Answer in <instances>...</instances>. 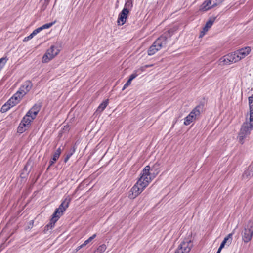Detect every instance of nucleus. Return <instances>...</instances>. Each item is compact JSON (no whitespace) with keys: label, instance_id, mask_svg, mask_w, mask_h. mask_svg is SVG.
<instances>
[{"label":"nucleus","instance_id":"f257e3e1","mask_svg":"<svg viewBox=\"0 0 253 253\" xmlns=\"http://www.w3.org/2000/svg\"><path fill=\"white\" fill-rule=\"evenodd\" d=\"M146 179H147L146 177L144 179H142V177H139L137 182L130 189L128 195L129 198L135 199L148 185V182Z\"/></svg>","mask_w":253,"mask_h":253},{"label":"nucleus","instance_id":"f03ea898","mask_svg":"<svg viewBox=\"0 0 253 253\" xmlns=\"http://www.w3.org/2000/svg\"><path fill=\"white\" fill-rule=\"evenodd\" d=\"M159 165L157 163L151 168L149 165L146 166L141 171L140 177L142 179L146 177L149 184L159 173Z\"/></svg>","mask_w":253,"mask_h":253},{"label":"nucleus","instance_id":"7ed1b4c3","mask_svg":"<svg viewBox=\"0 0 253 253\" xmlns=\"http://www.w3.org/2000/svg\"><path fill=\"white\" fill-rule=\"evenodd\" d=\"M253 129V120L252 121L249 120V122H245L243 123L238 136V141L240 144H244V139L246 138L247 135L250 134Z\"/></svg>","mask_w":253,"mask_h":253},{"label":"nucleus","instance_id":"20e7f679","mask_svg":"<svg viewBox=\"0 0 253 253\" xmlns=\"http://www.w3.org/2000/svg\"><path fill=\"white\" fill-rule=\"evenodd\" d=\"M204 104L201 102L196 106L189 114L184 119V124L186 126L189 125L193 120L199 117L201 112L203 111Z\"/></svg>","mask_w":253,"mask_h":253},{"label":"nucleus","instance_id":"39448f33","mask_svg":"<svg viewBox=\"0 0 253 253\" xmlns=\"http://www.w3.org/2000/svg\"><path fill=\"white\" fill-rule=\"evenodd\" d=\"M253 236V221L250 220L242 233V240L245 243L250 242Z\"/></svg>","mask_w":253,"mask_h":253},{"label":"nucleus","instance_id":"423d86ee","mask_svg":"<svg viewBox=\"0 0 253 253\" xmlns=\"http://www.w3.org/2000/svg\"><path fill=\"white\" fill-rule=\"evenodd\" d=\"M33 121L32 119H26V117L22 118L17 128V132L22 133L27 130L31 126V123Z\"/></svg>","mask_w":253,"mask_h":253},{"label":"nucleus","instance_id":"0eeeda50","mask_svg":"<svg viewBox=\"0 0 253 253\" xmlns=\"http://www.w3.org/2000/svg\"><path fill=\"white\" fill-rule=\"evenodd\" d=\"M162 47H166L163 45L162 42L157 39L152 44V45L149 48L147 52L148 55L152 56L155 54L157 51L160 50Z\"/></svg>","mask_w":253,"mask_h":253},{"label":"nucleus","instance_id":"6e6552de","mask_svg":"<svg viewBox=\"0 0 253 253\" xmlns=\"http://www.w3.org/2000/svg\"><path fill=\"white\" fill-rule=\"evenodd\" d=\"M192 246L190 240L184 241L180 243L176 251H178L179 253H188L190 251Z\"/></svg>","mask_w":253,"mask_h":253},{"label":"nucleus","instance_id":"1a4fd4ad","mask_svg":"<svg viewBox=\"0 0 253 253\" xmlns=\"http://www.w3.org/2000/svg\"><path fill=\"white\" fill-rule=\"evenodd\" d=\"M129 11L126 8H123L119 14L117 19V24L119 26H122L126 23V19L128 16Z\"/></svg>","mask_w":253,"mask_h":253},{"label":"nucleus","instance_id":"9d476101","mask_svg":"<svg viewBox=\"0 0 253 253\" xmlns=\"http://www.w3.org/2000/svg\"><path fill=\"white\" fill-rule=\"evenodd\" d=\"M251 52V48L247 46L239 50H238L234 54V56L236 57L238 61L244 58L246 56L248 55Z\"/></svg>","mask_w":253,"mask_h":253},{"label":"nucleus","instance_id":"9b49d317","mask_svg":"<svg viewBox=\"0 0 253 253\" xmlns=\"http://www.w3.org/2000/svg\"><path fill=\"white\" fill-rule=\"evenodd\" d=\"M211 1L212 0H206L204 1L200 6L199 11L206 12L217 5V2L214 3L213 5H211Z\"/></svg>","mask_w":253,"mask_h":253},{"label":"nucleus","instance_id":"f8f14e48","mask_svg":"<svg viewBox=\"0 0 253 253\" xmlns=\"http://www.w3.org/2000/svg\"><path fill=\"white\" fill-rule=\"evenodd\" d=\"M237 61V60L236 58L234 56V54L224 56L220 59V64H222V65H227L230 64V62L235 63Z\"/></svg>","mask_w":253,"mask_h":253},{"label":"nucleus","instance_id":"ddd939ff","mask_svg":"<svg viewBox=\"0 0 253 253\" xmlns=\"http://www.w3.org/2000/svg\"><path fill=\"white\" fill-rule=\"evenodd\" d=\"M234 229L232 233L229 234L227 236H226L222 241L219 246L220 250H222L225 246V245L227 243L228 246H229L232 241V236L234 233Z\"/></svg>","mask_w":253,"mask_h":253},{"label":"nucleus","instance_id":"4468645a","mask_svg":"<svg viewBox=\"0 0 253 253\" xmlns=\"http://www.w3.org/2000/svg\"><path fill=\"white\" fill-rule=\"evenodd\" d=\"M53 47H50L46 53L44 54L42 58V63H48L49 61L54 58V55L52 54Z\"/></svg>","mask_w":253,"mask_h":253},{"label":"nucleus","instance_id":"2eb2a0df","mask_svg":"<svg viewBox=\"0 0 253 253\" xmlns=\"http://www.w3.org/2000/svg\"><path fill=\"white\" fill-rule=\"evenodd\" d=\"M172 35L169 33V32L168 31L164 32L160 37H159L157 39L160 41V42H162L163 45L165 47L168 42V39H170Z\"/></svg>","mask_w":253,"mask_h":253},{"label":"nucleus","instance_id":"dca6fc26","mask_svg":"<svg viewBox=\"0 0 253 253\" xmlns=\"http://www.w3.org/2000/svg\"><path fill=\"white\" fill-rule=\"evenodd\" d=\"M30 165V162L28 161L25 166L24 167L23 169L22 170L20 177L22 179H26L28 177L30 172V169L28 170V167Z\"/></svg>","mask_w":253,"mask_h":253},{"label":"nucleus","instance_id":"f3484780","mask_svg":"<svg viewBox=\"0 0 253 253\" xmlns=\"http://www.w3.org/2000/svg\"><path fill=\"white\" fill-rule=\"evenodd\" d=\"M253 175V163L249 166L248 169L246 170L242 174L244 179H249Z\"/></svg>","mask_w":253,"mask_h":253},{"label":"nucleus","instance_id":"a211bd4d","mask_svg":"<svg viewBox=\"0 0 253 253\" xmlns=\"http://www.w3.org/2000/svg\"><path fill=\"white\" fill-rule=\"evenodd\" d=\"M58 220V219L56 218H53V217L51 216V218L50 220V222L44 227L43 230L44 233H46L49 229H52L54 227L55 223Z\"/></svg>","mask_w":253,"mask_h":253},{"label":"nucleus","instance_id":"6ab92c4d","mask_svg":"<svg viewBox=\"0 0 253 253\" xmlns=\"http://www.w3.org/2000/svg\"><path fill=\"white\" fill-rule=\"evenodd\" d=\"M61 153V149L60 148H58L54 153L52 159L49 161V167L52 166L55 162H56L59 158Z\"/></svg>","mask_w":253,"mask_h":253},{"label":"nucleus","instance_id":"aec40b11","mask_svg":"<svg viewBox=\"0 0 253 253\" xmlns=\"http://www.w3.org/2000/svg\"><path fill=\"white\" fill-rule=\"evenodd\" d=\"M33 86V84L30 80L25 81L21 86V88L24 90L26 94H27L32 88Z\"/></svg>","mask_w":253,"mask_h":253},{"label":"nucleus","instance_id":"412c9836","mask_svg":"<svg viewBox=\"0 0 253 253\" xmlns=\"http://www.w3.org/2000/svg\"><path fill=\"white\" fill-rule=\"evenodd\" d=\"M250 110V118L249 120L251 121L253 120V95L248 97Z\"/></svg>","mask_w":253,"mask_h":253},{"label":"nucleus","instance_id":"4be33fe9","mask_svg":"<svg viewBox=\"0 0 253 253\" xmlns=\"http://www.w3.org/2000/svg\"><path fill=\"white\" fill-rule=\"evenodd\" d=\"M42 107V105L41 103L38 104H35L31 108L33 111V115L32 119L33 120L36 117L37 115L40 111L41 108Z\"/></svg>","mask_w":253,"mask_h":253},{"label":"nucleus","instance_id":"5701e85b","mask_svg":"<svg viewBox=\"0 0 253 253\" xmlns=\"http://www.w3.org/2000/svg\"><path fill=\"white\" fill-rule=\"evenodd\" d=\"M61 44L60 42H57L55 45H52L51 47H53V50L52 52V54L54 55V57L58 54L59 52L61 50Z\"/></svg>","mask_w":253,"mask_h":253},{"label":"nucleus","instance_id":"b1692460","mask_svg":"<svg viewBox=\"0 0 253 253\" xmlns=\"http://www.w3.org/2000/svg\"><path fill=\"white\" fill-rule=\"evenodd\" d=\"M109 103V100L106 99L104 101H103L98 107L96 112H102L105 108L107 107Z\"/></svg>","mask_w":253,"mask_h":253},{"label":"nucleus","instance_id":"393cba45","mask_svg":"<svg viewBox=\"0 0 253 253\" xmlns=\"http://www.w3.org/2000/svg\"><path fill=\"white\" fill-rule=\"evenodd\" d=\"M217 16L210 17L209 20L206 23L205 26L210 28L213 24Z\"/></svg>","mask_w":253,"mask_h":253},{"label":"nucleus","instance_id":"a878e982","mask_svg":"<svg viewBox=\"0 0 253 253\" xmlns=\"http://www.w3.org/2000/svg\"><path fill=\"white\" fill-rule=\"evenodd\" d=\"M133 7V0H126L124 8H126L129 11Z\"/></svg>","mask_w":253,"mask_h":253},{"label":"nucleus","instance_id":"bb28decb","mask_svg":"<svg viewBox=\"0 0 253 253\" xmlns=\"http://www.w3.org/2000/svg\"><path fill=\"white\" fill-rule=\"evenodd\" d=\"M63 213H61L60 212V210L58 208L55 209L53 213L51 215L53 217V218H56L59 219L61 215H62Z\"/></svg>","mask_w":253,"mask_h":253},{"label":"nucleus","instance_id":"cd10ccee","mask_svg":"<svg viewBox=\"0 0 253 253\" xmlns=\"http://www.w3.org/2000/svg\"><path fill=\"white\" fill-rule=\"evenodd\" d=\"M79 144V142L77 141L73 145L72 147L71 148L69 151L68 152V154L70 155V156L71 157L73 154L75 152L77 148V145Z\"/></svg>","mask_w":253,"mask_h":253},{"label":"nucleus","instance_id":"c85d7f7f","mask_svg":"<svg viewBox=\"0 0 253 253\" xmlns=\"http://www.w3.org/2000/svg\"><path fill=\"white\" fill-rule=\"evenodd\" d=\"M21 97L18 95L16 93H15L10 99H9V102L11 101V100H14L15 101V103H17V104L19 102L20 100L21 99Z\"/></svg>","mask_w":253,"mask_h":253},{"label":"nucleus","instance_id":"c756f323","mask_svg":"<svg viewBox=\"0 0 253 253\" xmlns=\"http://www.w3.org/2000/svg\"><path fill=\"white\" fill-rule=\"evenodd\" d=\"M106 249V246L105 244H102L99 246L97 250L96 251V253H103Z\"/></svg>","mask_w":253,"mask_h":253},{"label":"nucleus","instance_id":"7c9ffc66","mask_svg":"<svg viewBox=\"0 0 253 253\" xmlns=\"http://www.w3.org/2000/svg\"><path fill=\"white\" fill-rule=\"evenodd\" d=\"M11 107L10 106L9 104H8V103H5L3 105H2V107L1 108L0 111L2 113H5L6 111H7Z\"/></svg>","mask_w":253,"mask_h":253},{"label":"nucleus","instance_id":"2f4dec72","mask_svg":"<svg viewBox=\"0 0 253 253\" xmlns=\"http://www.w3.org/2000/svg\"><path fill=\"white\" fill-rule=\"evenodd\" d=\"M71 200V197L69 195H68L65 198L62 202L64 203L65 205H66V207H68Z\"/></svg>","mask_w":253,"mask_h":253},{"label":"nucleus","instance_id":"473e14b6","mask_svg":"<svg viewBox=\"0 0 253 253\" xmlns=\"http://www.w3.org/2000/svg\"><path fill=\"white\" fill-rule=\"evenodd\" d=\"M8 60L7 56L2 57L0 59V67H1V69L4 66V65L6 63L7 61Z\"/></svg>","mask_w":253,"mask_h":253},{"label":"nucleus","instance_id":"72a5a7b5","mask_svg":"<svg viewBox=\"0 0 253 253\" xmlns=\"http://www.w3.org/2000/svg\"><path fill=\"white\" fill-rule=\"evenodd\" d=\"M96 237V234H94L91 237H90L88 239L85 240L83 246H86L87 244H88L89 243H90L93 239H94Z\"/></svg>","mask_w":253,"mask_h":253},{"label":"nucleus","instance_id":"f704fd0d","mask_svg":"<svg viewBox=\"0 0 253 253\" xmlns=\"http://www.w3.org/2000/svg\"><path fill=\"white\" fill-rule=\"evenodd\" d=\"M33 111L32 109H30L26 114V115L24 116V117H26V119H30L33 117Z\"/></svg>","mask_w":253,"mask_h":253},{"label":"nucleus","instance_id":"c9c22d12","mask_svg":"<svg viewBox=\"0 0 253 253\" xmlns=\"http://www.w3.org/2000/svg\"><path fill=\"white\" fill-rule=\"evenodd\" d=\"M67 208L68 207H66V205H65V204L62 202L58 207V208L60 210V212L61 213H64Z\"/></svg>","mask_w":253,"mask_h":253},{"label":"nucleus","instance_id":"e433bc0d","mask_svg":"<svg viewBox=\"0 0 253 253\" xmlns=\"http://www.w3.org/2000/svg\"><path fill=\"white\" fill-rule=\"evenodd\" d=\"M16 93L17 94H18L21 98H22L25 94H26L24 90H23L21 87H20L19 90Z\"/></svg>","mask_w":253,"mask_h":253},{"label":"nucleus","instance_id":"4c0bfd02","mask_svg":"<svg viewBox=\"0 0 253 253\" xmlns=\"http://www.w3.org/2000/svg\"><path fill=\"white\" fill-rule=\"evenodd\" d=\"M55 23V21L52 22L48 23H46L44 25H43L42 26L43 27V30L45 29H48L51 27L54 23Z\"/></svg>","mask_w":253,"mask_h":253},{"label":"nucleus","instance_id":"58836bf2","mask_svg":"<svg viewBox=\"0 0 253 253\" xmlns=\"http://www.w3.org/2000/svg\"><path fill=\"white\" fill-rule=\"evenodd\" d=\"M139 74L137 72H136V70L134 71V73H132L128 79L130 81H132L134 79H135L137 76H138Z\"/></svg>","mask_w":253,"mask_h":253},{"label":"nucleus","instance_id":"ea45409f","mask_svg":"<svg viewBox=\"0 0 253 253\" xmlns=\"http://www.w3.org/2000/svg\"><path fill=\"white\" fill-rule=\"evenodd\" d=\"M34 36V35L33 34V33H31L28 36L25 37L24 40H23V41L24 42H26V41H28L30 40H31L32 38H33V37Z\"/></svg>","mask_w":253,"mask_h":253},{"label":"nucleus","instance_id":"a19ab883","mask_svg":"<svg viewBox=\"0 0 253 253\" xmlns=\"http://www.w3.org/2000/svg\"><path fill=\"white\" fill-rule=\"evenodd\" d=\"M131 81H130L129 80H128L126 83L124 85L122 90H125L126 87H127L131 84Z\"/></svg>","mask_w":253,"mask_h":253},{"label":"nucleus","instance_id":"79ce46f5","mask_svg":"<svg viewBox=\"0 0 253 253\" xmlns=\"http://www.w3.org/2000/svg\"><path fill=\"white\" fill-rule=\"evenodd\" d=\"M146 69L145 66L141 67L139 69L136 70V72L140 74L141 72H143Z\"/></svg>","mask_w":253,"mask_h":253},{"label":"nucleus","instance_id":"37998d69","mask_svg":"<svg viewBox=\"0 0 253 253\" xmlns=\"http://www.w3.org/2000/svg\"><path fill=\"white\" fill-rule=\"evenodd\" d=\"M6 103L9 104L11 107L15 106L16 104H17V103H15V101H14V100H11V101L9 102V99L8 100Z\"/></svg>","mask_w":253,"mask_h":253},{"label":"nucleus","instance_id":"c03bdc74","mask_svg":"<svg viewBox=\"0 0 253 253\" xmlns=\"http://www.w3.org/2000/svg\"><path fill=\"white\" fill-rule=\"evenodd\" d=\"M175 31L176 29L174 28H171L168 30V32H169V33L171 34V35H172Z\"/></svg>","mask_w":253,"mask_h":253},{"label":"nucleus","instance_id":"a18cd8bd","mask_svg":"<svg viewBox=\"0 0 253 253\" xmlns=\"http://www.w3.org/2000/svg\"><path fill=\"white\" fill-rule=\"evenodd\" d=\"M33 224H34V220H30L28 223V228H32L33 226Z\"/></svg>","mask_w":253,"mask_h":253},{"label":"nucleus","instance_id":"49530a36","mask_svg":"<svg viewBox=\"0 0 253 253\" xmlns=\"http://www.w3.org/2000/svg\"><path fill=\"white\" fill-rule=\"evenodd\" d=\"M71 157L70 155H68V154H66V157L64 158V162L65 163H67L69 158Z\"/></svg>","mask_w":253,"mask_h":253},{"label":"nucleus","instance_id":"de8ad7c7","mask_svg":"<svg viewBox=\"0 0 253 253\" xmlns=\"http://www.w3.org/2000/svg\"><path fill=\"white\" fill-rule=\"evenodd\" d=\"M39 32H40V31H39L38 28H37L35 30H34L32 33H33V34L34 36H35L36 35H37Z\"/></svg>","mask_w":253,"mask_h":253},{"label":"nucleus","instance_id":"09e8293b","mask_svg":"<svg viewBox=\"0 0 253 253\" xmlns=\"http://www.w3.org/2000/svg\"><path fill=\"white\" fill-rule=\"evenodd\" d=\"M63 130L68 131L69 130V126L68 125L64 126Z\"/></svg>","mask_w":253,"mask_h":253},{"label":"nucleus","instance_id":"8fccbe9b","mask_svg":"<svg viewBox=\"0 0 253 253\" xmlns=\"http://www.w3.org/2000/svg\"><path fill=\"white\" fill-rule=\"evenodd\" d=\"M83 244H82L81 245L78 246L77 248H76V251H79V250H80L81 248H83L84 247V246H83Z\"/></svg>","mask_w":253,"mask_h":253},{"label":"nucleus","instance_id":"3c124183","mask_svg":"<svg viewBox=\"0 0 253 253\" xmlns=\"http://www.w3.org/2000/svg\"><path fill=\"white\" fill-rule=\"evenodd\" d=\"M210 28L205 25V26L203 28V31H208Z\"/></svg>","mask_w":253,"mask_h":253},{"label":"nucleus","instance_id":"603ef678","mask_svg":"<svg viewBox=\"0 0 253 253\" xmlns=\"http://www.w3.org/2000/svg\"><path fill=\"white\" fill-rule=\"evenodd\" d=\"M48 3H45V2L44 3V4H43V7H44V8H43V9H44L46 8V6H47V5H48Z\"/></svg>","mask_w":253,"mask_h":253},{"label":"nucleus","instance_id":"864d4df0","mask_svg":"<svg viewBox=\"0 0 253 253\" xmlns=\"http://www.w3.org/2000/svg\"><path fill=\"white\" fill-rule=\"evenodd\" d=\"M38 28V29H39L40 32H41V31L43 30V27H42V26L40 27H39V28Z\"/></svg>","mask_w":253,"mask_h":253},{"label":"nucleus","instance_id":"5fc2aeb1","mask_svg":"<svg viewBox=\"0 0 253 253\" xmlns=\"http://www.w3.org/2000/svg\"><path fill=\"white\" fill-rule=\"evenodd\" d=\"M152 66H153L152 64H151V65H145V67L146 68H147L152 67Z\"/></svg>","mask_w":253,"mask_h":253},{"label":"nucleus","instance_id":"6e6d98bb","mask_svg":"<svg viewBox=\"0 0 253 253\" xmlns=\"http://www.w3.org/2000/svg\"><path fill=\"white\" fill-rule=\"evenodd\" d=\"M221 250H220V248H219L218 249V250H217V251L216 253H220V252H221Z\"/></svg>","mask_w":253,"mask_h":253},{"label":"nucleus","instance_id":"4d7b16f0","mask_svg":"<svg viewBox=\"0 0 253 253\" xmlns=\"http://www.w3.org/2000/svg\"><path fill=\"white\" fill-rule=\"evenodd\" d=\"M224 0H216V1H218L219 3H221Z\"/></svg>","mask_w":253,"mask_h":253},{"label":"nucleus","instance_id":"13d9d810","mask_svg":"<svg viewBox=\"0 0 253 253\" xmlns=\"http://www.w3.org/2000/svg\"><path fill=\"white\" fill-rule=\"evenodd\" d=\"M44 1H44V2H45V3H48L49 0H45Z\"/></svg>","mask_w":253,"mask_h":253},{"label":"nucleus","instance_id":"bf43d9fd","mask_svg":"<svg viewBox=\"0 0 253 253\" xmlns=\"http://www.w3.org/2000/svg\"><path fill=\"white\" fill-rule=\"evenodd\" d=\"M50 167H49V165L48 166V168H47L46 171H48Z\"/></svg>","mask_w":253,"mask_h":253},{"label":"nucleus","instance_id":"052dcab7","mask_svg":"<svg viewBox=\"0 0 253 253\" xmlns=\"http://www.w3.org/2000/svg\"><path fill=\"white\" fill-rule=\"evenodd\" d=\"M204 33L203 32V34H202L201 33L200 35V37H202L204 35Z\"/></svg>","mask_w":253,"mask_h":253},{"label":"nucleus","instance_id":"680f3d73","mask_svg":"<svg viewBox=\"0 0 253 253\" xmlns=\"http://www.w3.org/2000/svg\"><path fill=\"white\" fill-rule=\"evenodd\" d=\"M1 67H0V71L1 70Z\"/></svg>","mask_w":253,"mask_h":253}]
</instances>
